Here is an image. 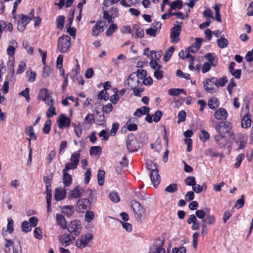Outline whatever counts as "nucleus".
<instances>
[{"label": "nucleus", "mask_w": 253, "mask_h": 253, "mask_svg": "<svg viewBox=\"0 0 253 253\" xmlns=\"http://www.w3.org/2000/svg\"><path fill=\"white\" fill-rule=\"evenodd\" d=\"M211 122L213 124L214 129L218 134L225 135L228 133L229 136L232 139H235L233 133L232 132H230V130L231 129L232 126L230 122L228 121H221L217 123L214 120H212Z\"/></svg>", "instance_id": "1"}, {"label": "nucleus", "mask_w": 253, "mask_h": 253, "mask_svg": "<svg viewBox=\"0 0 253 253\" xmlns=\"http://www.w3.org/2000/svg\"><path fill=\"white\" fill-rule=\"evenodd\" d=\"M146 168L151 171L150 178L153 186L157 187L160 182L158 165L152 161H149L146 163Z\"/></svg>", "instance_id": "2"}, {"label": "nucleus", "mask_w": 253, "mask_h": 253, "mask_svg": "<svg viewBox=\"0 0 253 253\" xmlns=\"http://www.w3.org/2000/svg\"><path fill=\"white\" fill-rule=\"evenodd\" d=\"M71 37L68 35L60 37L58 40L57 48L61 53L67 52L71 46Z\"/></svg>", "instance_id": "3"}, {"label": "nucleus", "mask_w": 253, "mask_h": 253, "mask_svg": "<svg viewBox=\"0 0 253 253\" xmlns=\"http://www.w3.org/2000/svg\"><path fill=\"white\" fill-rule=\"evenodd\" d=\"M217 78L212 77L205 80L203 82L204 87L206 92L213 93L218 90V86L216 84Z\"/></svg>", "instance_id": "4"}, {"label": "nucleus", "mask_w": 253, "mask_h": 253, "mask_svg": "<svg viewBox=\"0 0 253 253\" xmlns=\"http://www.w3.org/2000/svg\"><path fill=\"white\" fill-rule=\"evenodd\" d=\"M82 224L81 221L78 220H74L69 223L67 227V231L72 235H79L82 230Z\"/></svg>", "instance_id": "5"}, {"label": "nucleus", "mask_w": 253, "mask_h": 253, "mask_svg": "<svg viewBox=\"0 0 253 253\" xmlns=\"http://www.w3.org/2000/svg\"><path fill=\"white\" fill-rule=\"evenodd\" d=\"M126 147L129 152H135L139 148V144L136 139L134 135L130 133L128 135L126 139Z\"/></svg>", "instance_id": "6"}, {"label": "nucleus", "mask_w": 253, "mask_h": 253, "mask_svg": "<svg viewBox=\"0 0 253 253\" xmlns=\"http://www.w3.org/2000/svg\"><path fill=\"white\" fill-rule=\"evenodd\" d=\"M93 236L91 234L87 233L84 235H82L76 242V245L80 249L85 248L88 242L92 240Z\"/></svg>", "instance_id": "7"}, {"label": "nucleus", "mask_w": 253, "mask_h": 253, "mask_svg": "<svg viewBox=\"0 0 253 253\" xmlns=\"http://www.w3.org/2000/svg\"><path fill=\"white\" fill-rule=\"evenodd\" d=\"M164 245V240L160 239L155 240L153 245L150 249V253H165V250L162 247Z\"/></svg>", "instance_id": "8"}, {"label": "nucleus", "mask_w": 253, "mask_h": 253, "mask_svg": "<svg viewBox=\"0 0 253 253\" xmlns=\"http://www.w3.org/2000/svg\"><path fill=\"white\" fill-rule=\"evenodd\" d=\"M141 84V81L136 77L135 72H133L129 76L126 84L130 88L137 87Z\"/></svg>", "instance_id": "9"}, {"label": "nucleus", "mask_w": 253, "mask_h": 253, "mask_svg": "<svg viewBox=\"0 0 253 253\" xmlns=\"http://www.w3.org/2000/svg\"><path fill=\"white\" fill-rule=\"evenodd\" d=\"M52 93V91H49L47 89H41L38 95V98L44 101L47 104L48 102H50V100H53L51 96Z\"/></svg>", "instance_id": "10"}, {"label": "nucleus", "mask_w": 253, "mask_h": 253, "mask_svg": "<svg viewBox=\"0 0 253 253\" xmlns=\"http://www.w3.org/2000/svg\"><path fill=\"white\" fill-rule=\"evenodd\" d=\"M131 207L133 209L135 214L137 215L138 218H140L145 213V209L143 208L139 203L136 201L133 200L131 201Z\"/></svg>", "instance_id": "11"}, {"label": "nucleus", "mask_w": 253, "mask_h": 253, "mask_svg": "<svg viewBox=\"0 0 253 253\" xmlns=\"http://www.w3.org/2000/svg\"><path fill=\"white\" fill-rule=\"evenodd\" d=\"M181 30V26L180 25H175L170 30V38L172 40L171 42L173 43H177L179 41L178 36L180 34Z\"/></svg>", "instance_id": "12"}, {"label": "nucleus", "mask_w": 253, "mask_h": 253, "mask_svg": "<svg viewBox=\"0 0 253 253\" xmlns=\"http://www.w3.org/2000/svg\"><path fill=\"white\" fill-rule=\"evenodd\" d=\"M106 25V22L104 21H97L92 29V35L93 36H97L104 31V27Z\"/></svg>", "instance_id": "13"}, {"label": "nucleus", "mask_w": 253, "mask_h": 253, "mask_svg": "<svg viewBox=\"0 0 253 253\" xmlns=\"http://www.w3.org/2000/svg\"><path fill=\"white\" fill-rule=\"evenodd\" d=\"M58 123V126L60 128H62L65 127H69L70 125L71 120L67 117L65 114H61L60 115L57 120Z\"/></svg>", "instance_id": "14"}, {"label": "nucleus", "mask_w": 253, "mask_h": 253, "mask_svg": "<svg viewBox=\"0 0 253 253\" xmlns=\"http://www.w3.org/2000/svg\"><path fill=\"white\" fill-rule=\"evenodd\" d=\"M187 222L188 224L192 223L191 228L193 230H198L200 227V222H198L195 214H191L188 218Z\"/></svg>", "instance_id": "15"}, {"label": "nucleus", "mask_w": 253, "mask_h": 253, "mask_svg": "<svg viewBox=\"0 0 253 253\" xmlns=\"http://www.w3.org/2000/svg\"><path fill=\"white\" fill-rule=\"evenodd\" d=\"M215 219L213 215L207 213L205 216V218L202 220L201 227L203 228L207 227V224L211 225L215 222Z\"/></svg>", "instance_id": "16"}, {"label": "nucleus", "mask_w": 253, "mask_h": 253, "mask_svg": "<svg viewBox=\"0 0 253 253\" xmlns=\"http://www.w3.org/2000/svg\"><path fill=\"white\" fill-rule=\"evenodd\" d=\"M84 192V189L77 186L70 192L69 195L72 198H78L82 196Z\"/></svg>", "instance_id": "17"}, {"label": "nucleus", "mask_w": 253, "mask_h": 253, "mask_svg": "<svg viewBox=\"0 0 253 253\" xmlns=\"http://www.w3.org/2000/svg\"><path fill=\"white\" fill-rule=\"evenodd\" d=\"M227 115L228 113L226 110L223 108H220L214 114L215 118L219 120H225L227 118Z\"/></svg>", "instance_id": "18"}, {"label": "nucleus", "mask_w": 253, "mask_h": 253, "mask_svg": "<svg viewBox=\"0 0 253 253\" xmlns=\"http://www.w3.org/2000/svg\"><path fill=\"white\" fill-rule=\"evenodd\" d=\"M204 58L210 63L212 67H216L218 63V58L213 55V53H208L204 56Z\"/></svg>", "instance_id": "19"}, {"label": "nucleus", "mask_w": 253, "mask_h": 253, "mask_svg": "<svg viewBox=\"0 0 253 253\" xmlns=\"http://www.w3.org/2000/svg\"><path fill=\"white\" fill-rule=\"evenodd\" d=\"M66 194V189L61 188H58L55 190V199L56 201H61L65 198Z\"/></svg>", "instance_id": "20"}, {"label": "nucleus", "mask_w": 253, "mask_h": 253, "mask_svg": "<svg viewBox=\"0 0 253 253\" xmlns=\"http://www.w3.org/2000/svg\"><path fill=\"white\" fill-rule=\"evenodd\" d=\"M133 33L132 35L134 38H142L144 36V31L143 28H140L138 25H134L132 27Z\"/></svg>", "instance_id": "21"}, {"label": "nucleus", "mask_w": 253, "mask_h": 253, "mask_svg": "<svg viewBox=\"0 0 253 253\" xmlns=\"http://www.w3.org/2000/svg\"><path fill=\"white\" fill-rule=\"evenodd\" d=\"M54 101L53 100H50V102L47 103V105L49 106V108L46 112V117L48 118H50L54 115H56L55 112V108L53 106Z\"/></svg>", "instance_id": "22"}, {"label": "nucleus", "mask_w": 253, "mask_h": 253, "mask_svg": "<svg viewBox=\"0 0 253 253\" xmlns=\"http://www.w3.org/2000/svg\"><path fill=\"white\" fill-rule=\"evenodd\" d=\"M62 212L67 217H70L74 212V207L72 205L64 206L61 208Z\"/></svg>", "instance_id": "23"}, {"label": "nucleus", "mask_w": 253, "mask_h": 253, "mask_svg": "<svg viewBox=\"0 0 253 253\" xmlns=\"http://www.w3.org/2000/svg\"><path fill=\"white\" fill-rule=\"evenodd\" d=\"M214 139L220 148H223L226 144V140L225 138V135L218 134L214 137Z\"/></svg>", "instance_id": "24"}, {"label": "nucleus", "mask_w": 253, "mask_h": 253, "mask_svg": "<svg viewBox=\"0 0 253 253\" xmlns=\"http://www.w3.org/2000/svg\"><path fill=\"white\" fill-rule=\"evenodd\" d=\"M56 220L57 224L61 228L64 229L67 228V221L64 217L61 214H56Z\"/></svg>", "instance_id": "25"}, {"label": "nucleus", "mask_w": 253, "mask_h": 253, "mask_svg": "<svg viewBox=\"0 0 253 253\" xmlns=\"http://www.w3.org/2000/svg\"><path fill=\"white\" fill-rule=\"evenodd\" d=\"M63 172V182L65 187L69 186L72 181L71 175L68 172L62 171Z\"/></svg>", "instance_id": "26"}, {"label": "nucleus", "mask_w": 253, "mask_h": 253, "mask_svg": "<svg viewBox=\"0 0 253 253\" xmlns=\"http://www.w3.org/2000/svg\"><path fill=\"white\" fill-rule=\"evenodd\" d=\"M149 108L146 106H143L139 109H137L134 113L133 115L134 116L139 117L143 115L148 114L149 112Z\"/></svg>", "instance_id": "27"}, {"label": "nucleus", "mask_w": 253, "mask_h": 253, "mask_svg": "<svg viewBox=\"0 0 253 253\" xmlns=\"http://www.w3.org/2000/svg\"><path fill=\"white\" fill-rule=\"evenodd\" d=\"M25 133L29 136V141H30L31 139L36 140L37 138L34 132L33 128L31 126H27L26 127Z\"/></svg>", "instance_id": "28"}, {"label": "nucleus", "mask_w": 253, "mask_h": 253, "mask_svg": "<svg viewBox=\"0 0 253 253\" xmlns=\"http://www.w3.org/2000/svg\"><path fill=\"white\" fill-rule=\"evenodd\" d=\"M208 104L210 108L215 110L218 107L219 102L216 97H213L209 100Z\"/></svg>", "instance_id": "29"}, {"label": "nucleus", "mask_w": 253, "mask_h": 253, "mask_svg": "<svg viewBox=\"0 0 253 253\" xmlns=\"http://www.w3.org/2000/svg\"><path fill=\"white\" fill-rule=\"evenodd\" d=\"M250 115L245 116L242 121V126L244 128H248L251 126L252 120L251 119Z\"/></svg>", "instance_id": "30"}, {"label": "nucleus", "mask_w": 253, "mask_h": 253, "mask_svg": "<svg viewBox=\"0 0 253 253\" xmlns=\"http://www.w3.org/2000/svg\"><path fill=\"white\" fill-rule=\"evenodd\" d=\"M135 119V118L130 119L126 122V126L128 130L135 131L137 130V126L136 124L133 123Z\"/></svg>", "instance_id": "31"}, {"label": "nucleus", "mask_w": 253, "mask_h": 253, "mask_svg": "<svg viewBox=\"0 0 253 253\" xmlns=\"http://www.w3.org/2000/svg\"><path fill=\"white\" fill-rule=\"evenodd\" d=\"M216 42L217 45L221 48L226 47L228 44V40L223 37H221L220 38L217 39Z\"/></svg>", "instance_id": "32"}, {"label": "nucleus", "mask_w": 253, "mask_h": 253, "mask_svg": "<svg viewBox=\"0 0 253 253\" xmlns=\"http://www.w3.org/2000/svg\"><path fill=\"white\" fill-rule=\"evenodd\" d=\"M105 172L103 170H99L97 173L98 184L102 186L104 184Z\"/></svg>", "instance_id": "33"}, {"label": "nucleus", "mask_w": 253, "mask_h": 253, "mask_svg": "<svg viewBox=\"0 0 253 253\" xmlns=\"http://www.w3.org/2000/svg\"><path fill=\"white\" fill-rule=\"evenodd\" d=\"M207 188V186L205 183H204L202 185L195 184V185L192 187L193 191H195L196 193H199L203 190H206Z\"/></svg>", "instance_id": "34"}, {"label": "nucleus", "mask_w": 253, "mask_h": 253, "mask_svg": "<svg viewBox=\"0 0 253 253\" xmlns=\"http://www.w3.org/2000/svg\"><path fill=\"white\" fill-rule=\"evenodd\" d=\"M65 16L63 15L59 16L56 19V27L60 30L63 29L64 25Z\"/></svg>", "instance_id": "35"}, {"label": "nucleus", "mask_w": 253, "mask_h": 253, "mask_svg": "<svg viewBox=\"0 0 253 253\" xmlns=\"http://www.w3.org/2000/svg\"><path fill=\"white\" fill-rule=\"evenodd\" d=\"M182 7V2L180 0H175L170 3L169 11H171L175 8L181 9Z\"/></svg>", "instance_id": "36"}, {"label": "nucleus", "mask_w": 253, "mask_h": 253, "mask_svg": "<svg viewBox=\"0 0 253 253\" xmlns=\"http://www.w3.org/2000/svg\"><path fill=\"white\" fill-rule=\"evenodd\" d=\"M89 201L86 198H83L79 200L77 202V205L79 207H82L83 209L85 210L88 204Z\"/></svg>", "instance_id": "37"}, {"label": "nucleus", "mask_w": 253, "mask_h": 253, "mask_svg": "<svg viewBox=\"0 0 253 253\" xmlns=\"http://www.w3.org/2000/svg\"><path fill=\"white\" fill-rule=\"evenodd\" d=\"M174 50L175 48L173 46H171L168 49L164 57V61L165 62H167L170 59Z\"/></svg>", "instance_id": "38"}, {"label": "nucleus", "mask_w": 253, "mask_h": 253, "mask_svg": "<svg viewBox=\"0 0 253 253\" xmlns=\"http://www.w3.org/2000/svg\"><path fill=\"white\" fill-rule=\"evenodd\" d=\"M135 73L136 77L139 79V81L144 80V78H145L147 75L146 71L142 69H138Z\"/></svg>", "instance_id": "39"}, {"label": "nucleus", "mask_w": 253, "mask_h": 253, "mask_svg": "<svg viewBox=\"0 0 253 253\" xmlns=\"http://www.w3.org/2000/svg\"><path fill=\"white\" fill-rule=\"evenodd\" d=\"M79 164L76 163L75 162H70L68 163L65 165V167L64 169L62 171L68 172V170L70 169H75Z\"/></svg>", "instance_id": "40"}, {"label": "nucleus", "mask_w": 253, "mask_h": 253, "mask_svg": "<svg viewBox=\"0 0 253 253\" xmlns=\"http://www.w3.org/2000/svg\"><path fill=\"white\" fill-rule=\"evenodd\" d=\"M182 92L186 94L183 89L171 88L169 90V94L172 96H177Z\"/></svg>", "instance_id": "41"}, {"label": "nucleus", "mask_w": 253, "mask_h": 253, "mask_svg": "<svg viewBox=\"0 0 253 253\" xmlns=\"http://www.w3.org/2000/svg\"><path fill=\"white\" fill-rule=\"evenodd\" d=\"M5 241L6 242V244L4 245L3 250L5 253H9L11 251L10 246L12 245L13 242L11 240H8L7 238L4 239Z\"/></svg>", "instance_id": "42"}, {"label": "nucleus", "mask_w": 253, "mask_h": 253, "mask_svg": "<svg viewBox=\"0 0 253 253\" xmlns=\"http://www.w3.org/2000/svg\"><path fill=\"white\" fill-rule=\"evenodd\" d=\"M22 231L24 233H27L31 230V227L29 225L28 221H24L21 224Z\"/></svg>", "instance_id": "43"}, {"label": "nucleus", "mask_w": 253, "mask_h": 253, "mask_svg": "<svg viewBox=\"0 0 253 253\" xmlns=\"http://www.w3.org/2000/svg\"><path fill=\"white\" fill-rule=\"evenodd\" d=\"M101 152V148L100 146H92L90 149V155H97L100 154Z\"/></svg>", "instance_id": "44"}, {"label": "nucleus", "mask_w": 253, "mask_h": 253, "mask_svg": "<svg viewBox=\"0 0 253 253\" xmlns=\"http://www.w3.org/2000/svg\"><path fill=\"white\" fill-rule=\"evenodd\" d=\"M109 198L114 203H117L120 200L119 194L116 192H112L109 194Z\"/></svg>", "instance_id": "45"}, {"label": "nucleus", "mask_w": 253, "mask_h": 253, "mask_svg": "<svg viewBox=\"0 0 253 253\" xmlns=\"http://www.w3.org/2000/svg\"><path fill=\"white\" fill-rule=\"evenodd\" d=\"M117 29V26L115 24H111L106 32L107 36H111Z\"/></svg>", "instance_id": "46"}, {"label": "nucleus", "mask_w": 253, "mask_h": 253, "mask_svg": "<svg viewBox=\"0 0 253 253\" xmlns=\"http://www.w3.org/2000/svg\"><path fill=\"white\" fill-rule=\"evenodd\" d=\"M80 152L81 150H79L77 152H74L71 157V161L72 162H75L76 163L79 164L80 157Z\"/></svg>", "instance_id": "47"}, {"label": "nucleus", "mask_w": 253, "mask_h": 253, "mask_svg": "<svg viewBox=\"0 0 253 253\" xmlns=\"http://www.w3.org/2000/svg\"><path fill=\"white\" fill-rule=\"evenodd\" d=\"M199 137L201 140L203 141H206L209 139L210 134L208 131L202 130L200 131Z\"/></svg>", "instance_id": "48"}, {"label": "nucleus", "mask_w": 253, "mask_h": 253, "mask_svg": "<svg viewBox=\"0 0 253 253\" xmlns=\"http://www.w3.org/2000/svg\"><path fill=\"white\" fill-rule=\"evenodd\" d=\"M217 82L216 83V85L218 86V88H219V86H224L225 84L228 82V79L226 77H222L219 79H217Z\"/></svg>", "instance_id": "49"}, {"label": "nucleus", "mask_w": 253, "mask_h": 253, "mask_svg": "<svg viewBox=\"0 0 253 253\" xmlns=\"http://www.w3.org/2000/svg\"><path fill=\"white\" fill-rule=\"evenodd\" d=\"M51 122L50 120H47L45 123L44 126L43 128V132L45 134H48L50 130V126Z\"/></svg>", "instance_id": "50"}, {"label": "nucleus", "mask_w": 253, "mask_h": 253, "mask_svg": "<svg viewBox=\"0 0 253 253\" xmlns=\"http://www.w3.org/2000/svg\"><path fill=\"white\" fill-rule=\"evenodd\" d=\"M177 187L176 183H172L165 188V191L169 193H173L177 191Z\"/></svg>", "instance_id": "51"}, {"label": "nucleus", "mask_w": 253, "mask_h": 253, "mask_svg": "<svg viewBox=\"0 0 253 253\" xmlns=\"http://www.w3.org/2000/svg\"><path fill=\"white\" fill-rule=\"evenodd\" d=\"M103 17L104 19L107 20L108 23H111L113 22L112 19L114 18V17L111 14H109L108 11L104 10L103 11Z\"/></svg>", "instance_id": "52"}, {"label": "nucleus", "mask_w": 253, "mask_h": 253, "mask_svg": "<svg viewBox=\"0 0 253 253\" xmlns=\"http://www.w3.org/2000/svg\"><path fill=\"white\" fill-rule=\"evenodd\" d=\"M94 218V212L92 211H86L85 214V220L88 222H90Z\"/></svg>", "instance_id": "53"}, {"label": "nucleus", "mask_w": 253, "mask_h": 253, "mask_svg": "<svg viewBox=\"0 0 253 253\" xmlns=\"http://www.w3.org/2000/svg\"><path fill=\"white\" fill-rule=\"evenodd\" d=\"M72 240L70 239L69 234H64L62 236V243L65 244V246H67L72 243Z\"/></svg>", "instance_id": "54"}, {"label": "nucleus", "mask_w": 253, "mask_h": 253, "mask_svg": "<svg viewBox=\"0 0 253 253\" xmlns=\"http://www.w3.org/2000/svg\"><path fill=\"white\" fill-rule=\"evenodd\" d=\"M185 183L188 186H193L196 184L195 178L193 176H188L184 180Z\"/></svg>", "instance_id": "55"}, {"label": "nucleus", "mask_w": 253, "mask_h": 253, "mask_svg": "<svg viewBox=\"0 0 253 253\" xmlns=\"http://www.w3.org/2000/svg\"><path fill=\"white\" fill-rule=\"evenodd\" d=\"M97 115L98 116V119L96 120V124L98 125H102L103 124L105 120L103 114H101L98 111H96Z\"/></svg>", "instance_id": "56"}, {"label": "nucleus", "mask_w": 253, "mask_h": 253, "mask_svg": "<svg viewBox=\"0 0 253 253\" xmlns=\"http://www.w3.org/2000/svg\"><path fill=\"white\" fill-rule=\"evenodd\" d=\"M244 205V196L242 195L241 198L238 199L235 205V207L237 209H240Z\"/></svg>", "instance_id": "57"}, {"label": "nucleus", "mask_w": 253, "mask_h": 253, "mask_svg": "<svg viewBox=\"0 0 253 253\" xmlns=\"http://www.w3.org/2000/svg\"><path fill=\"white\" fill-rule=\"evenodd\" d=\"M109 98V94L107 93L106 90H101L98 95V98L100 100L104 99V100H107Z\"/></svg>", "instance_id": "58"}, {"label": "nucleus", "mask_w": 253, "mask_h": 253, "mask_svg": "<svg viewBox=\"0 0 253 253\" xmlns=\"http://www.w3.org/2000/svg\"><path fill=\"white\" fill-rule=\"evenodd\" d=\"M158 33L157 29L153 28H148L146 30V34L152 37H155Z\"/></svg>", "instance_id": "59"}, {"label": "nucleus", "mask_w": 253, "mask_h": 253, "mask_svg": "<svg viewBox=\"0 0 253 253\" xmlns=\"http://www.w3.org/2000/svg\"><path fill=\"white\" fill-rule=\"evenodd\" d=\"M236 86V84L235 83V80L234 79V78H232L230 80V83L229 84H228L227 85V90H228V93L230 94H232V89L233 88V87L234 86Z\"/></svg>", "instance_id": "60"}, {"label": "nucleus", "mask_w": 253, "mask_h": 253, "mask_svg": "<svg viewBox=\"0 0 253 253\" xmlns=\"http://www.w3.org/2000/svg\"><path fill=\"white\" fill-rule=\"evenodd\" d=\"M52 72V70L49 66H44L43 69L42 77L46 78L50 75Z\"/></svg>", "instance_id": "61"}, {"label": "nucleus", "mask_w": 253, "mask_h": 253, "mask_svg": "<svg viewBox=\"0 0 253 253\" xmlns=\"http://www.w3.org/2000/svg\"><path fill=\"white\" fill-rule=\"evenodd\" d=\"M34 235L36 238L41 239L42 237V230L40 227H36L34 231Z\"/></svg>", "instance_id": "62"}, {"label": "nucleus", "mask_w": 253, "mask_h": 253, "mask_svg": "<svg viewBox=\"0 0 253 253\" xmlns=\"http://www.w3.org/2000/svg\"><path fill=\"white\" fill-rule=\"evenodd\" d=\"M19 95L21 96H23L25 97L26 100L29 101L30 98L29 96V88H26L25 90L20 92L19 93Z\"/></svg>", "instance_id": "63"}, {"label": "nucleus", "mask_w": 253, "mask_h": 253, "mask_svg": "<svg viewBox=\"0 0 253 253\" xmlns=\"http://www.w3.org/2000/svg\"><path fill=\"white\" fill-rule=\"evenodd\" d=\"M150 67L153 69L154 70H157L158 69H161L162 66L161 65L159 64L156 61L152 60L149 63Z\"/></svg>", "instance_id": "64"}]
</instances>
